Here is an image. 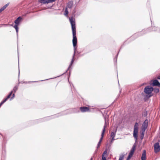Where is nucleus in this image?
Returning a JSON list of instances; mask_svg holds the SVG:
<instances>
[{"label":"nucleus","instance_id":"1","mask_svg":"<svg viewBox=\"0 0 160 160\" xmlns=\"http://www.w3.org/2000/svg\"><path fill=\"white\" fill-rule=\"evenodd\" d=\"M69 21L70 24L71 25L72 29V34H73V39L72 42L73 46L74 48V53L72 56V58L71 62V63L68 67V69H69L71 67V66L73 64L74 60V56L76 52V46L77 44V38L76 36V26L75 24V19L72 17L69 18Z\"/></svg>","mask_w":160,"mask_h":160},{"label":"nucleus","instance_id":"2","mask_svg":"<svg viewBox=\"0 0 160 160\" xmlns=\"http://www.w3.org/2000/svg\"><path fill=\"white\" fill-rule=\"evenodd\" d=\"M153 88L149 86H146L144 89V92L146 94V97L149 98L152 96V92L153 91Z\"/></svg>","mask_w":160,"mask_h":160},{"label":"nucleus","instance_id":"3","mask_svg":"<svg viewBox=\"0 0 160 160\" xmlns=\"http://www.w3.org/2000/svg\"><path fill=\"white\" fill-rule=\"evenodd\" d=\"M22 18L21 17H19L17 19L14 21V23L15 24L14 25L13 27L15 29L17 35L18 34V26H19L22 20Z\"/></svg>","mask_w":160,"mask_h":160},{"label":"nucleus","instance_id":"4","mask_svg":"<svg viewBox=\"0 0 160 160\" xmlns=\"http://www.w3.org/2000/svg\"><path fill=\"white\" fill-rule=\"evenodd\" d=\"M136 149V146L133 145L130 150V152L129 154L128 158L127 160H129L131 158L132 156L134 154V151Z\"/></svg>","mask_w":160,"mask_h":160},{"label":"nucleus","instance_id":"5","mask_svg":"<svg viewBox=\"0 0 160 160\" xmlns=\"http://www.w3.org/2000/svg\"><path fill=\"white\" fill-rule=\"evenodd\" d=\"M154 152L157 153L160 151V145L159 142L156 143L154 146Z\"/></svg>","mask_w":160,"mask_h":160},{"label":"nucleus","instance_id":"6","mask_svg":"<svg viewBox=\"0 0 160 160\" xmlns=\"http://www.w3.org/2000/svg\"><path fill=\"white\" fill-rule=\"evenodd\" d=\"M152 85L153 86H157L160 87V83L158 80L156 79L152 81Z\"/></svg>","mask_w":160,"mask_h":160},{"label":"nucleus","instance_id":"7","mask_svg":"<svg viewBox=\"0 0 160 160\" xmlns=\"http://www.w3.org/2000/svg\"><path fill=\"white\" fill-rule=\"evenodd\" d=\"M56 0H39V2L43 4L48 3L55 2Z\"/></svg>","mask_w":160,"mask_h":160},{"label":"nucleus","instance_id":"8","mask_svg":"<svg viewBox=\"0 0 160 160\" xmlns=\"http://www.w3.org/2000/svg\"><path fill=\"white\" fill-rule=\"evenodd\" d=\"M148 121L147 119L146 120H145V121L143 123L142 125V129L146 130L148 127Z\"/></svg>","mask_w":160,"mask_h":160},{"label":"nucleus","instance_id":"9","mask_svg":"<svg viewBox=\"0 0 160 160\" xmlns=\"http://www.w3.org/2000/svg\"><path fill=\"white\" fill-rule=\"evenodd\" d=\"M146 160V152L145 150L143 151L142 153L141 157V160Z\"/></svg>","mask_w":160,"mask_h":160},{"label":"nucleus","instance_id":"10","mask_svg":"<svg viewBox=\"0 0 160 160\" xmlns=\"http://www.w3.org/2000/svg\"><path fill=\"white\" fill-rule=\"evenodd\" d=\"M116 130L115 131V132H112L111 134V138H112V139L111 140V142L113 141L114 140V138L115 136L116 135Z\"/></svg>","mask_w":160,"mask_h":160},{"label":"nucleus","instance_id":"11","mask_svg":"<svg viewBox=\"0 0 160 160\" xmlns=\"http://www.w3.org/2000/svg\"><path fill=\"white\" fill-rule=\"evenodd\" d=\"M73 2L72 1H70L68 2L67 6L66 7L68 8L71 9L72 8L73 6Z\"/></svg>","mask_w":160,"mask_h":160},{"label":"nucleus","instance_id":"12","mask_svg":"<svg viewBox=\"0 0 160 160\" xmlns=\"http://www.w3.org/2000/svg\"><path fill=\"white\" fill-rule=\"evenodd\" d=\"M12 93L13 91H11L9 94L7 96V97L2 101L4 103L8 99L10 98Z\"/></svg>","mask_w":160,"mask_h":160},{"label":"nucleus","instance_id":"13","mask_svg":"<svg viewBox=\"0 0 160 160\" xmlns=\"http://www.w3.org/2000/svg\"><path fill=\"white\" fill-rule=\"evenodd\" d=\"M138 124L136 122L134 126V131H138Z\"/></svg>","mask_w":160,"mask_h":160},{"label":"nucleus","instance_id":"14","mask_svg":"<svg viewBox=\"0 0 160 160\" xmlns=\"http://www.w3.org/2000/svg\"><path fill=\"white\" fill-rule=\"evenodd\" d=\"M105 128H106V126L105 125L104 126V128L103 129V130H102V134H101V139H102L103 138L104 136V134L105 131Z\"/></svg>","mask_w":160,"mask_h":160},{"label":"nucleus","instance_id":"15","mask_svg":"<svg viewBox=\"0 0 160 160\" xmlns=\"http://www.w3.org/2000/svg\"><path fill=\"white\" fill-rule=\"evenodd\" d=\"M138 131H133V137L136 138H137L138 137Z\"/></svg>","mask_w":160,"mask_h":160},{"label":"nucleus","instance_id":"16","mask_svg":"<svg viewBox=\"0 0 160 160\" xmlns=\"http://www.w3.org/2000/svg\"><path fill=\"white\" fill-rule=\"evenodd\" d=\"M80 110H89V108L86 107H82L80 108Z\"/></svg>","mask_w":160,"mask_h":160},{"label":"nucleus","instance_id":"17","mask_svg":"<svg viewBox=\"0 0 160 160\" xmlns=\"http://www.w3.org/2000/svg\"><path fill=\"white\" fill-rule=\"evenodd\" d=\"M68 8L67 7H66L65 9V13H64V15L66 16H67L68 14Z\"/></svg>","mask_w":160,"mask_h":160},{"label":"nucleus","instance_id":"18","mask_svg":"<svg viewBox=\"0 0 160 160\" xmlns=\"http://www.w3.org/2000/svg\"><path fill=\"white\" fill-rule=\"evenodd\" d=\"M145 130H146L142 129L141 135L142 136V138H143L144 136V132Z\"/></svg>","mask_w":160,"mask_h":160},{"label":"nucleus","instance_id":"19","mask_svg":"<svg viewBox=\"0 0 160 160\" xmlns=\"http://www.w3.org/2000/svg\"><path fill=\"white\" fill-rule=\"evenodd\" d=\"M153 91H154V92L155 93H157L159 92V89L158 88H153Z\"/></svg>","mask_w":160,"mask_h":160},{"label":"nucleus","instance_id":"20","mask_svg":"<svg viewBox=\"0 0 160 160\" xmlns=\"http://www.w3.org/2000/svg\"><path fill=\"white\" fill-rule=\"evenodd\" d=\"M18 86H15L13 88V90L12 91L13 92H14V93H15L16 91L18 90Z\"/></svg>","mask_w":160,"mask_h":160},{"label":"nucleus","instance_id":"21","mask_svg":"<svg viewBox=\"0 0 160 160\" xmlns=\"http://www.w3.org/2000/svg\"><path fill=\"white\" fill-rule=\"evenodd\" d=\"M124 157V155H120L119 158V160H123Z\"/></svg>","mask_w":160,"mask_h":160},{"label":"nucleus","instance_id":"22","mask_svg":"<svg viewBox=\"0 0 160 160\" xmlns=\"http://www.w3.org/2000/svg\"><path fill=\"white\" fill-rule=\"evenodd\" d=\"M9 3H8L4 5L2 7L4 9H5L9 5Z\"/></svg>","mask_w":160,"mask_h":160},{"label":"nucleus","instance_id":"23","mask_svg":"<svg viewBox=\"0 0 160 160\" xmlns=\"http://www.w3.org/2000/svg\"><path fill=\"white\" fill-rule=\"evenodd\" d=\"M9 3H8L4 5L2 7L4 9H5L9 5Z\"/></svg>","mask_w":160,"mask_h":160},{"label":"nucleus","instance_id":"24","mask_svg":"<svg viewBox=\"0 0 160 160\" xmlns=\"http://www.w3.org/2000/svg\"><path fill=\"white\" fill-rule=\"evenodd\" d=\"M107 151L106 150L103 153L102 156H104L105 155L107 154Z\"/></svg>","mask_w":160,"mask_h":160},{"label":"nucleus","instance_id":"25","mask_svg":"<svg viewBox=\"0 0 160 160\" xmlns=\"http://www.w3.org/2000/svg\"><path fill=\"white\" fill-rule=\"evenodd\" d=\"M102 139H101L100 138L99 141L98 142V147H99V144H100L102 142Z\"/></svg>","mask_w":160,"mask_h":160},{"label":"nucleus","instance_id":"26","mask_svg":"<svg viewBox=\"0 0 160 160\" xmlns=\"http://www.w3.org/2000/svg\"><path fill=\"white\" fill-rule=\"evenodd\" d=\"M102 160H106V157L104 156H102Z\"/></svg>","mask_w":160,"mask_h":160},{"label":"nucleus","instance_id":"27","mask_svg":"<svg viewBox=\"0 0 160 160\" xmlns=\"http://www.w3.org/2000/svg\"><path fill=\"white\" fill-rule=\"evenodd\" d=\"M15 97L14 93L13 94L11 98V100L13 99Z\"/></svg>","mask_w":160,"mask_h":160},{"label":"nucleus","instance_id":"28","mask_svg":"<svg viewBox=\"0 0 160 160\" xmlns=\"http://www.w3.org/2000/svg\"><path fill=\"white\" fill-rule=\"evenodd\" d=\"M4 9H4L3 7H2L0 9V13L3 11Z\"/></svg>","mask_w":160,"mask_h":160},{"label":"nucleus","instance_id":"29","mask_svg":"<svg viewBox=\"0 0 160 160\" xmlns=\"http://www.w3.org/2000/svg\"><path fill=\"white\" fill-rule=\"evenodd\" d=\"M4 9H4L3 7H2L0 9V13L3 11Z\"/></svg>","mask_w":160,"mask_h":160},{"label":"nucleus","instance_id":"30","mask_svg":"<svg viewBox=\"0 0 160 160\" xmlns=\"http://www.w3.org/2000/svg\"><path fill=\"white\" fill-rule=\"evenodd\" d=\"M4 103V102H3V101H2V102L0 103V107Z\"/></svg>","mask_w":160,"mask_h":160},{"label":"nucleus","instance_id":"31","mask_svg":"<svg viewBox=\"0 0 160 160\" xmlns=\"http://www.w3.org/2000/svg\"><path fill=\"white\" fill-rule=\"evenodd\" d=\"M158 79H160V76H158Z\"/></svg>","mask_w":160,"mask_h":160},{"label":"nucleus","instance_id":"32","mask_svg":"<svg viewBox=\"0 0 160 160\" xmlns=\"http://www.w3.org/2000/svg\"><path fill=\"white\" fill-rule=\"evenodd\" d=\"M141 139H142L143 138H142V136L141 135Z\"/></svg>","mask_w":160,"mask_h":160},{"label":"nucleus","instance_id":"33","mask_svg":"<svg viewBox=\"0 0 160 160\" xmlns=\"http://www.w3.org/2000/svg\"><path fill=\"white\" fill-rule=\"evenodd\" d=\"M9 25L13 26H13H13V24H11V25Z\"/></svg>","mask_w":160,"mask_h":160},{"label":"nucleus","instance_id":"34","mask_svg":"<svg viewBox=\"0 0 160 160\" xmlns=\"http://www.w3.org/2000/svg\"><path fill=\"white\" fill-rule=\"evenodd\" d=\"M82 112H84L85 111H84V110H83V111H82Z\"/></svg>","mask_w":160,"mask_h":160},{"label":"nucleus","instance_id":"35","mask_svg":"<svg viewBox=\"0 0 160 160\" xmlns=\"http://www.w3.org/2000/svg\"><path fill=\"white\" fill-rule=\"evenodd\" d=\"M90 160H92V158H91Z\"/></svg>","mask_w":160,"mask_h":160},{"label":"nucleus","instance_id":"36","mask_svg":"<svg viewBox=\"0 0 160 160\" xmlns=\"http://www.w3.org/2000/svg\"><path fill=\"white\" fill-rule=\"evenodd\" d=\"M90 160H92V158H91Z\"/></svg>","mask_w":160,"mask_h":160},{"label":"nucleus","instance_id":"37","mask_svg":"<svg viewBox=\"0 0 160 160\" xmlns=\"http://www.w3.org/2000/svg\"><path fill=\"white\" fill-rule=\"evenodd\" d=\"M19 73H20V72H19Z\"/></svg>","mask_w":160,"mask_h":160}]
</instances>
